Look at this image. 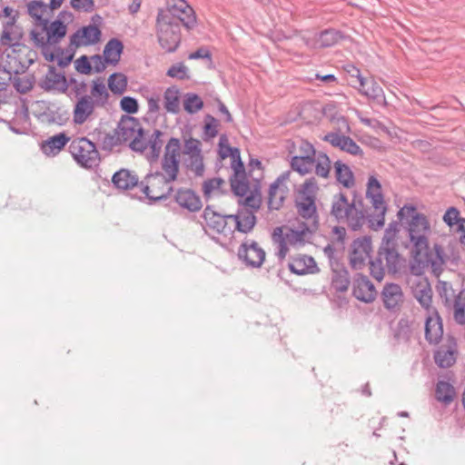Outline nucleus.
I'll return each mask as SVG.
<instances>
[{"mask_svg": "<svg viewBox=\"0 0 465 465\" xmlns=\"http://www.w3.org/2000/svg\"><path fill=\"white\" fill-rule=\"evenodd\" d=\"M181 141L172 137L164 146L161 159V172L148 173L140 182V189L150 201L166 199L173 191L172 183L176 181L180 172Z\"/></svg>", "mask_w": 465, "mask_h": 465, "instance_id": "1", "label": "nucleus"}, {"mask_svg": "<svg viewBox=\"0 0 465 465\" xmlns=\"http://www.w3.org/2000/svg\"><path fill=\"white\" fill-rule=\"evenodd\" d=\"M331 217L340 224H345L351 231H359L364 225L369 215L361 200L349 201L345 193L332 195L330 209Z\"/></svg>", "mask_w": 465, "mask_h": 465, "instance_id": "2", "label": "nucleus"}, {"mask_svg": "<svg viewBox=\"0 0 465 465\" xmlns=\"http://www.w3.org/2000/svg\"><path fill=\"white\" fill-rule=\"evenodd\" d=\"M19 11L11 6L0 10V54H5L8 48H22L25 45V32L18 23Z\"/></svg>", "mask_w": 465, "mask_h": 465, "instance_id": "3", "label": "nucleus"}, {"mask_svg": "<svg viewBox=\"0 0 465 465\" xmlns=\"http://www.w3.org/2000/svg\"><path fill=\"white\" fill-rule=\"evenodd\" d=\"M0 80H11L13 74H23L34 63L35 54L25 45L22 48H8L1 54Z\"/></svg>", "mask_w": 465, "mask_h": 465, "instance_id": "4", "label": "nucleus"}, {"mask_svg": "<svg viewBox=\"0 0 465 465\" xmlns=\"http://www.w3.org/2000/svg\"><path fill=\"white\" fill-rule=\"evenodd\" d=\"M408 232L412 244L411 254L420 261H428L430 225L427 217L423 213H415L409 223Z\"/></svg>", "mask_w": 465, "mask_h": 465, "instance_id": "5", "label": "nucleus"}, {"mask_svg": "<svg viewBox=\"0 0 465 465\" xmlns=\"http://www.w3.org/2000/svg\"><path fill=\"white\" fill-rule=\"evenodd\" d=\"M311 232L306 226L301 230L276 227L272 232V242L275 245L276 255L280 260L286 257L289 246H302L307 242Z\"/></svg>", "mask_w": 465, "mask_h": 465, "instance_id": "6", "label": "nucleus"}, {"mask_svg": "<svg viewBox=\"0 0 465 465\" xmlns=\"http://www.w3.org/2000/svg\"><path fill=\"white\" fill-rule=\"evenodd\" d=\"M118 134V140L121 143H128L129 147L139 153H143L147 149L146 138L144 131L141 124L134 117L122 119L115 129Z\"/></svg>", "mask_w": 465, "mask_h": 465, "instance_id": "7", "label": "nucleus"}, {"mask_svg": "<svg viewBox=\"0 0 465 465\" xmlns=\"http://www.w3.org/2000/svg\"><path fill=\"white\" fill-rule=\"evenodd\" d=\"M366 197L373 208V213L369 215V225L371 229L378 231L384 225L387 206L381 193V183L374 176L369 177Z\"/></svg>", "mask_w": 465, "mask_h": 465, "instance_id": "8", "label": "nucleus"}, {"mask_svg": "<svg viewBox=\"0 0 465 465\" xmlns=\"http://www.w3.org/2000/svg\"><path fill=\"white\" fill-rule=\"evenodd\" d=\"M171 15H158L156 19L159 45L168 53L174 52L181 42L180 26Z\"/></svg>", "mask_w": 465, "mask_h": 465, "instance_id": "9", "label": "nucleus"}, {"mask_svg": "<svg viewBox=\"0 0 465 465\" xmlns=\"http://www.w3.org/2000/svg\"><path fill=\"white\" fill-rule=\"evenodd\" d=\"M181 156L183 166L195 176L202 177L205 167L202 150V142L193 137H184Z\"/></svg>", "mask_w": 465, "mask_h": 465, "instance_id": "10", "label": "nucleus"}, {"mask_svg": "<svg viewBox=\"0 0 465 465\" xmlns=\"http://www.w3.org/2000/svg\"><path fill=\"white\" fill-rule=\"evenodd\" d=\"M69 151L81 166L92 169L100 163V154L95 144L85 137L74 139L69 145Z\"/></svg>", "mask_w": 465, "mask_h": 465, "instance_id": "11", "label": "nucleus"}, {"mask_svg": "<svg viewBox=\"0 0 465 465\" xmlns=\"http://www.w3.org/2000/svg\"><path fill=\"white\" fill-rule=\"evenodd\" d=\"M158 15H171L175 24L179 25L183 24L188 30L193 29L197 23L193 9L185 0H170L168 2V10H161Z\"/></svg>", "mask_w": 465, "mask_h": 465, "instance_id": "12", "label": "nucleus"}, {"mask_svg": "<svg viewBox=\"0 0 465 465\" xmlns=\"http://www.w3.org/2000/svg\"><path fill=\"white\" fill-rule=\"evenodd\" d=\"M291 171L283 172L270 185L268 192V206L272 210H279L287 197L289 189L285 183L290 179Z\"/></svg>", "mask_w": 465, "mask_h": 465, "instance_id": "13", "label": "nucleus"}, {"mask_svg": "<svg viewBox=\"0 0 465 465\" xmlns=\"http://www.w3.org/2000/svg\"><path fill=\"white\" fill-rule=\"evenodd\" d=\"M351 248V264L353 269L360 270L365 265L366 261L371 258V240L369 237L357 239L353 241Z\"/></svg>", "mask_w": 465, "mask_h": 465, "instance_id": "14", "label": "nucleus"}, {"mask_svg": "<svg viewBox=\"0 0 465 465\" xmlns=\"http://www.w3.org/2000/svg\"><path fill=\"white\" fill-rule=\"evenodd\" d=\"M101 30L89 25L78 29L70 36V46L80 47L95 45L101 38Z\"/></svg>", "mask_w": 465, "mask_h": 465, "instance_id": "15", "label": "nucleus"}, {"mask_svg": "<svg viewBox=\"0 0 465 465\" xmlns=\"http://www.w3.org/2000/svg\"><path fill=\"white\" fill-rule=\"evenodd\" d=\"M39 86L47 92L55 91L64 94L68 89V83L64 74L57 73L54 66L49 65L47 73L39 82Z\"/></svg>", "mask_w": 465, "mask_h": 465, "instance_id": "16", "label": "nucleus"}, {"mask_svg": "<svg viewBox=\"0 0 465 465\" xmlns=\"http://www.w3.org/2000/svg\"><path fill=\"white\" fill-rule=\"evenodd\" d=\"M98 107L89 96L77 99L73 109V122L76 125H82L90 121Z\"/></svg>", "mask_w": 465, "mask_h": 465, "instance_id": "17", "label": "nucleus"}, {"mask_svg": "<svg viewBox=\"0 0 465 465\" xmlns=\"http://www.w3.org/2000/svg\"><path fill=\"white\" fill-rule=\"evenodd\" d=\"M425 321V339L430 344H437L443 335L442 321L435 309H432Z\"/></svg>", "mask_w": 465, "mask_h": 465, "instance_id": "18", "label": "nucleus"}, {"mask_svg": "<svg viewBox=\"0 0 465 465\" xmlns=\"http://www.w3.org/2000/svg\"><path fill=\"white\" fill-rule=\"evenodd\" d=\"M434 252H430V249L427 251V260L428 261H420L416 259L413 255V262L411 264V272L413 275L420 276L423 272V269L425 266H429L430 264L431 266L436 265H441L444 263V252L440 245L435 244L434 247Z\"/></svg>", "mask_w": 465, "mask_h": 465, "instance_id": "19", "label": "nucleus"}, {"mask_svg": "<svg viewBox=\"0 0 465 465\" xmlns=\"http://www.w3.org/2000/svg\"><path fill=\"white\" fill-rule=\"evenodd\" d=\"M440 297L444 298L445 305L452 307L453 318L459 324H465V299L460 294L454 295L453 290L443 287V292H440Z\"/></svg>", "mask_w": 465, "mask_h": 465, "instance_id": "20", "label": "nucleus"}, {"mask_svg": "<svg viewBox=\"0 0 465 465\" xmlns=\"http://www.w3.org/2000/svg\"><path fill=\"white\" fill-rule=\"evenodd\" d=\"M238 256L240 259L243 260L247 265L260 267L265 259V252L257 242H252L249 245L243 243L240 246Z\"/></svg>", "mask_w": 465, "mask_h": 465, "instance_id": "21", "label": "nucleus"}, {"mask_svg": "<svg viewBox=\"0 0 465 465\" xmlns=\"http://www.w3.org/2000/svg\"><path fill=\"white\" fill-rule=\"evenodd\" d=\"M411 291L414 298L418 301L422 308L428 312L433 309L431 307L432 302V289L426 278L416 280L411 286Z\"/></svg>", "mask_w": 465, "mask_h": 465, "instance_id": "22", "label": "nucleus"}, {"mask_svg": "<svg viewBox=\"0 0 465 465\" xmlns=\"http://www.w3.org/2000/svg\"><path fill=\"white\" fill-rule=\"evenodd\" d=\"M381 299L387 310H399L404 301L401 287L396 283H386L381 292Z\"/></svg>", "mask_w": 465, "mask_h": 465, "instance_id": "23", "label": "nucleus"}, {"mask_svg": "<svg viewBox=\"0 0 465 465\" xmlns=\"http://www.w3.org/2000/svg\"><path fill=\"white\" fill-rule=\"evenodd\" d=\"M353 295L359 301L371 302L376 298L377 291L367 276L360 275L354 281Z\"/></svg>", "mask_w": 465, "mask_h": 465, "instance_id": "24", "label": "nucleus"}, {"mask_svg": "<svg viewBox=\"0 0 465 465\" xmlns=\"http://www.w3.org/2000/svg\"><path fill=\"white\" fill-rule=\"evenodd\" d=\"M323 140L330 143L333 147L340 148L341 150L351 153L352 155H358L361 153L360 146L349 136L341 134L339 133H329Z\"/></svg>", "mask_w": 465, "mask_h": 465, "instance_id": "25", "label": "nucleus"}, {"mask_svg": "<svg viewBox=\"0 0 465 465\" xmlns=\"http://www.w3.org/2000/svg\"><path fill=\"white\" fill-rule=\"evenodd\" d=\"M235 223V230L242 233L250 232L256 224V217L252 210L241 208L235 214L226 215Z\"/></svg>", "mask_w": 465, "mask_h": 465, "instance_id": "26", "label": "nucleus"}, {"mask_svg": "<svg viewBox=\"0 0 465 465\" xmlns=\"http://www.w3.org/2000/svg\"><path fill=\"white\" fill-rule=\"evenodd\" d=\"M288 266L290 271L297 275L313 274L319 272L314 259L305 254L292 257Z\"/></svg>", "mask_w": 465, "mask_h": 465, "instance_id": "27", "label": "nucleus"}, {"mask_svg": "<svg viewBox=\"0 0 465 465\" xmlns=\"http://www.w3.org/2000/svg\"><path fill=\"white\" fill-rule=\"evenodd\" d=\"M234 173L230 179L232 193L237 196H245L249 192V182L246 178L243 163L241 160L233 167Z\"/></svg>", "mask_w": 465, "mask_h": 465, "instance_id": "28", "label": "nucleus"}, {"mask_svg": "<svg viewBox=\"0 0 465 465\" xmlns=\"http://www.w3.org/2000/svg\"><path fill=\"white\" fill-rule=\"evenodd\" d=\"M456 342L453 339L441 345L434 354L435 362L440 368H449L456 361Z\"/></svg>", "mask_w": 465, "mask_h": 465, "instance_id": "29", "label": "nucleus"}, {"mask_svg": "<svg viewBox=\"0 0 465 465\" xmlns=\"http://www.w3.org/2000/svg\"><path fill=\"white\" fill-rule=\"evenodd\" d=\"M175 202L193 213L199 211L203 206L200 197L190 189H179L175 194Z\"/></svg>", "mask_w": 465, "mask_h": 465, "instance_id": "30", "label": "nucleus"}, {"mask_svg": "<svg viewBox=\"0 0 465 465\" xmlns=\"http://www.w3.org/2000/svg\"><path fill=\"white\" fill-rule=\"evenodd\" d=\"M203 217L206 225L217 233L226 234L227 221L229 220L226 215H221L214 212L210 206H207L203 213Z\"/></svg>", "mask_w": 465, "mask_h": 465, "instance_id": "31", "label": "nucleus"}, {"mask_svg": "<svg viewBox=\"0 0 465 465\" xmlns=\"http://www.w3.org/2000/svg\"><path fill=\"white\" fill-rule=\"evenodd\" d=\"M41 25L45 26L46 37L45 41L49 42V45L58 44L66 35V25L60 20H54L49 23L45 20Z\"/></svg>", "mask_w": 465, "mask_h": 465, "instance_id": "32", "label": "nucleus"}, {"mask_svg": "<svg viewBox=\"0 0 465 465\" xmlns=\"http://www.w3.org/2000/svg\"><path fill=\"white\" fill-rule=\"evenodd\" d=\"M112 182L116 188L121 190H131L134 187H140L137 175L127 169H121L116 172L113 175Z\"/></svg>", "mask_w": 465, "mask_h": 465, "instance_id": "33", "label": "nucleus"}, {"mask_svg": "<svg viewBox=\"0 0 465 465\" xmlns=\"http://www.w3.org/2000/svg\"><path fill=\"white\" fill-rule=\"evenodd\" d=\"M123 50L124 45L119 39H110L106 43L103 52V56L104 57L107 64L115 66L120 61Z\"/></svg>", "mask_w": 465, "mask_h": 465, "instance_id": "34", "label": "nucleus"}, {"mask_svg": "<svg viewBox=\"0 0 465 465\" xmlns=\"http://www.w3.org/2000/svg\"><path fill=\"white\" fill-rule=\"evenodd\" d=\"M89 97L98 107H104L108 103L109 93L103 79L97 78L92 81Z\"/></svg>", "mask_w": 465, "mask_h": 465, "instance_id": "35", "label": "nucleus"}, {"mask_svg": "<svg viewBox=\"0 0 465 465\" xmlns=\"http://www.w3.org/2000/svg\"><path fill=\"white\" fill-rule=\"evenodd\" d=\"M378 253L382 261L386 262V267L390 272L395 273L399 270L401 258L396 246L380 247Z\"/></svg>", "mask_w": 465, "mask_h": 465, "instance_id": "36", "label": "nucleus"}, {"mask_svg": "<svg viewBox=\"0 0 465 465\" xmlns=\"http://www.w3.org/2000/svg\"><path fill=\"white\" fill-rule=\"evenodd\" d=\"M296 207L302 217L312 220L313 224L316 223L315 196L300 197V200L296 203Z\"/></svg>", "mask_w": 465, "mask_h": 465, "instance_id": "37", "label": "nucleus"}, {"mask_svg": "<svg viewBox=\"0 0 465 465\" xmlns=\"http://www.w3.org/2000/svg\"><path fill=\"white\" fill-rule=\"evenodd\" d=\"M68 141L69 137L65 134L60 133L45 141L42 144V151L46 155H55L64 148Z\"/></svg>", "mask_w": 465, "mask_h": 465, "instance_id": "38", "label": "nucleus"}, {"mask_svg": "<svg viewBox=\"0 0 465 465\" xmlns=\"http://www.w3.org/2000/svg\"><path fill=\"white\" fill-rule=\"evenodd\" d=\"M334 171L336 180L345 188H351L354 183V175L351 168L341 161L338 160L334 163Z\"/></svg>", "mask_w": 465, "mask_h": 465, "instance_id": "39", "label": "nucleus"}, {"mask_svg": "<svg viewBox=\"0 0 465 465\" xmlns=\"http://www.w3.org/2000/svg\"><path fill=\"white\" fill-rule=\"evenodd\" d=\"M163 106L167 113L177 114L180 112V91L175 86L168 87L163 93Z\"/></svg>", "mask_w": 465, "mask_h": 465, "instance_id": "40", "label": "nucleus"}, {"mask_svg": "<svg viewBox=\"0 0 465 465\" xmlns=\"http://www.w3.org/2000/svg\"><path fill=\"white\" fill-rule=\"evenodd\" d=\"M13 84L14 88L20 94H25L33 89L35 78L33 74H13L11 80H7Z\"/></svg>", "mask_w": 465, "mask_h": 465, "instance_id": "41", "label": "nucleus"}, {"mask_svg": "<svg viewBox=\"0 0 465 465\" xmlns=\"http://www.w3.org/2000/svg\"><path fill=\"white\" fill-rule=\"evenodd\" d=\"M313 159L294 155L291 158L290 165L292 171L297 172L301 175H305L312 172L314 167Z\"/></svg>", "mask_w": 465, "mask_h": 465, "instance_id": "42", "label": "nucleus"}, {"mask_svg": "<svg viewBox=\"0 0 465 465\" xmlns=\"http://www.w3.org/2000/svg\"><path fill=\"white\" fill-rule=\"evenodd\" d=\"M163 134L162 131L155 129L149 139H146L147 148L150 149L148 159L151 161H156L160 156L163 147V141L161 140Z\"/></svg>", "mask_w": 465, "mask_h": 465, "instance_id": "43", "label": "nucleus"}, {"mask_svg": "<svg viewBox=\"0 0 465 465\" xmlns=\"http://www.w3.org/2000/svg\"><path fill=\"white\" fill-rule=\"evenodd\" d=\"M454 395L455 390L449 382L440 381L437 383L435 396L439 401L450 404L453 401Z\"/></svg>", "mask_w": 465, "mask_h": 465, "instance_id": "44", "label": "nucleus"}, {"mask_svg": "<svg viewBox=\"0 0 465 465\" xmlns=\"http://www.w3.org/2000/svg\"><path fill=\"white\" fill-rule=\"evenodd\" d=\"M342 37L343 35L339 30L331 28L320 33L318 42L321 47L325 48L336 45Z\"/></svg>", "mask_w": 465, "mask_h": 465, "instance_id": "45", "label": "nucleus"}, {"mask_svg": "<svg viewBox=\"0 0 465 465\" xmlns=\"http://www.w3.org/2000/svg\"><path fill=\"white\" fill-rule=\"evenodd\" d=\"M315 174L322 178H328L331 172V160L324 153H319L313 159Z\"/></svg>", "mask_w": 465, "mask_h": 465, "instance_id": "46", "label": "nucleus"}, {"mask_svg": "<svg viewBox=\"0 0 465 465\" xmlns=\"http://www.w3.org/2000/svg\"><path fill=\"white\" fill-rule=\"evenodd\" d=\"M127 87V77L122 73H114L108 78V88L114 94H122Z\"/></svg>", "mask_w": 465, "mask_h": 465, "instance_id": "47", "label": "nucleus"}, {"mask_svg": "<svg viewBox=\"0 0 465 465\" xmlns=\"http://www.w3.org/2000/svg\"><path fill=\"white\" fill-rule=\"evenodd\" d=\"M203 107L202 98L194 93H187L183 97V108L191 114L198 113Z\"/></svg>", "mask_w": 465, "mask_h": 465, "instance_id": "48", "label": "nucleus"}, {"mask_svg": "<svg viewBox=\"0 0 465 465\" xmlns=\"http://www.w3.org/2000/svg\"><path fill=\"white\" fill-rule=\"evenodd\" d=\"M227 142H228V140L224 135L220 137V141H219V155H220V157L222 159H225V158L231 156L233 159V161L237 160V163H238L239 160H241L239 149L231 147L229 144H227Z\"/></svg>", "mask_w": 465, "mask_h": 465, "instance_id": "49", "label": "nucleus"}, {"mask_svg": "<svg viewBox=\"0 0 465 465\" xmlns=\"http://www.w3.org/2000/svg\"><path fill=\"white\" fill-rule=\"evenodd\" d=\"M344 69L351 78L350 84L352 86L364 87L368 84V81L361 75L360 69L353 64H346Z\"/></svg>", "mask_w": 465, "mask_h": 465, "instance_id": "50", "label": "nucleus"}, {"mask_svg": "<svg viewBox=\"0 0 465 465\" xmlns=\"http://www.w3.org/2000/svg\"><path fill=\"white\" fill-rule=\"evenodd\" d=\"M358 89L361 94L373 100H379L384 96L382 88L374 80Z\"/></svg>", "mask_w": 465, "mask_h": 465, "instance_id": "51", "label": "nucleus"}, {"mask_svg": "<svg viewBox=\"0 0 465 465\" xmlns=\"http://www.w3.org/2000/svg\"><path fill=\"white\" fill-rule=\"evenodd\" d=\"M225 183L222 178H213L205 181L203 183V192L205 197H210L212 194L220 193L221 187Z\"/></svg>", "mask_w": 465, "mask_h": 465, "instance_id": "52", "label": "nucleus"}, {"mask_svg": "<svg viewBox=\"0 0 465 465\" xmlns=\"http://www.w3.org/2000/svg\"><path fill=\"white\" fill-rule=\"evenodd\" d=\"M28 14L35 19H36L40 25L45 20L43 18L45 12L46 11V5L42 2L33 1L27 5Z\"/></svg>", "mask_w": 465, "mask_h": 465, "instance_id": "53", "label": "nucleus"}, {"mask_svg": "<svg viewBox=\"0 0 465 465\" xmlns=\"http://www.w3.org/2000/svg\"><path fill=\"white\" fill-rule=\"evenodd\" d=\"M370 272L373 278L381 282L384 278L385 268L383 266V261L378 254L375 260H370Z\"/></svg>", "mask_w": 465, "mask_h": 465, "instance_id": "54", "label": "nucleus"}, {"mask_svg": "<svg viewBox=\"0 0 465 465\" xmlns=\"http://www.w3.org/2000/svg\"><path fill=\"white\" fill-rule=\"evenodd\" d=\"M167 75L180 80L188 79V67L183 63H177L168 69Z\"/></svg>", "mask_w": 465, "mask_h": 465, "instance_id": "55", "label": "nucleus"}, {"mask_svg": "<svg viewBox=\"0 0 465 465\" xmlns=\"http://www.w3.org/2000/svg\"><path fill=\"white\" fill-rule=\"evenodd\" d=\"M219 122L213 116L208 114L205 117L203 134L207 138H214L218 134Z\"/></svg>", "mask_w": 465, "mask_h": 465, "instance_id": "56", "label": "nucleus"}, {"mask_svg": "<svg viewBox=\"0 0 465 465\" xmlns=\"http://www.w3.org/2000/svg\"><path fill=\"white\" fill-rule=\"evenodd\" d=\"M462 219L460 216V211L456 207L448 208L443 215V222L450 227L455 224L459 225Z\"/></svg>", "mask_w": 465, "mask_h": 465, "instance_id": "57", "label": "nucleus"}, {"mask_svg": "<svg viewBox=\"0 0 465 465\" xmlns=\"http://www.w3.org/2000/svg\"><path fill=\"white\" fill-rule=\"evenodd\" d=\"M45 26L42 25L40 29H33L30 32V38L35 43V45L38 47H45L49 45V42L45 41Z\"/></svg>", "mask_w": 465, "mask_h": 465, "instance_id": "58", "label": "nucleus"}, {"mask_svg": "<svg viewBox=\"0 0 465 465\" xmlns=\"http://www.w3.org/2000/svg\"><path fill=\"white\" fill-rule=\"evenodd\" d=\"M121 109L127 114H136L139 110L138 102L131 96H124L120 101Z\"/></svg>", "mask_w": 465, "mask_h": 465, "instance_id": "59", "label": "nucleus"}, {"mask_svg": "<svg viewBox=\"0 0 465 465\" xmlns=\"http://www.w3.org/2000/svg\"><path fill=\"white\" fill-rule=\"evenodd\" d=\"M75 70L83 74H90L92 73L91 58L82 55L74 62Z\"/></svg>", "mask_w": 465, "mask_h": 465, "instance_id": "60", "label": "nucleus"}, {"mask_svg": "<svg viewBox=\"0 0 465 465\" xmlns=\"http://www.w3.org/2000/svg\"><path fill=\"white\" fill-rule=\"evenodd\" d=\"M332 284L338 292H346L350 285V280L347 272H343L342 273L336 275L332 280Z\"/></svg>", "mask_w": 465, "mask_h": 465, "instance_id": "61", "label": "nucleus"}, {"mask_svg": "<svg viewBox=\"0 0 465 465\" xmlns=\"http://www.w3.org/2000/svg\"><path fill=\"white\" fill-rule=\"evenodd\" d=\"M317 154L318 153H316L313 145L311 143L303 140L301 141L299 145L298 156L315 158Z\"/></svg>", "mask_w": 465, "mask_h": 465, "instance_id": "62", "label": "nucleus"}, {"mask_svg": "<svg viewBox=\"0 0 465 465\" xmlns=\"http://www.w3.org/2000/svg\"><path fill=\"white\" fill-rule=\"evenodd\" d=\"M317 190L318 186L315 179H307L302 186L301 197L315 196V193Z\"/></svg>", "mask_w": 465, "mask_h": 465, "instance_id": "63", "label": "nucleus"}, {"mask_svg": "<svg viewBox=\"0 0 465 465\" xmlns=\"http://www.w3.org/2000/svg\"><path fill=\"white\" fill-rule=\"evenodd\" d=\"M92 70L99 74L105 70L107 63L103 55L94 54L91 57Z\"/></svg>", "mask_w": 465, "mask_h": 465, "instance_id": "64", "label": "nucleus"}]
</instances>
